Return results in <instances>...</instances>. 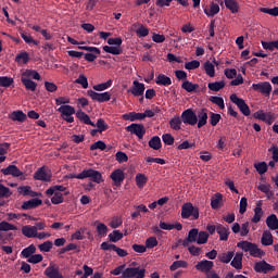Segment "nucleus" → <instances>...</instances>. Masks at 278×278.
Wrapping results in <instances>:
<instances>
[{"label": "nucleus", "instance_id": "nucleus-1", "mask_svg": "<svg viewBox=\"0 0 278 278\" xmlns=\"http://www.w3.org/2000/svg\"><path fill=\"white\" fill-rule=\"evenodd\" d=\"M237 247L238 249H242L244 253H250L251 257L262 260V257L266 256V252L251 241H240L237 243Z\"/></svg>", "mask_w": 278, "mask_h": 278}, {"label": "nucleus", "instance_id": "nucleus-2", "mask_svg": "<svg viewBox=\"0 0 278 278\" xmlns=\"http://www.w3.org/2000/svg\"><path fill=\"white\" fill-rule=\"evenodd\" d=\"M76 179H90V181H93L94 184H102L103 181V175L101 172L89 168L84 169L81 173L77 174Z\"/></svg>", "mask_w": 278, "mask_h": 278}, {"label": "nucleus", "instance_id": "nucleus-3", "mask_svg": "<svg viewBox=\"0 0 278 278\" xmlns=\"http://www.w3.org/2000/svg\"><path fill=\"white\" fill-rule=\"evenodd\" d=\"M192 216L193 220H199V207H194L192 203L187 202L181 206V218H190Z\"/></svg>", "mask_w": 278, "mask_h": 278}, {"label": "nucleus", "instance_id": "nucleus-4", "mask_svg": "<svg viewBox=\"0 0 278 278\" xmlns=\"http://www.w3.org/2000/svg\"><path fill=\"white\" fill-rule=\"evenodd\" d=\"M230 101L233 102L235 105H237L243 116H251V109L249 108L244 99L239 98L236 93H233L230 96Z\"/></svg>", "mask_w": 278, "mask_h": 278}, {"label": "nucleus", "instance_id": "nucleus-5", "mask_svg": "<svg viewBox=\"0 0 278 278\" xmlns=\"http://www.w3.org/2000/svg\"><path fill=\"white\" fill-rule=\"evenodd\" d=\"M2 175L12 177H18L21 181H25L27 179V174L21 172V169L16 165H9L7 168H2L0 170Z\"/></svg>", "mask_w": 278, "mask_h": 278}, {"label": "nucleus", "instance_id": "nucleus-6", "mask_svg": "<svg viewBox=\"0 0 278 278\" xmlns=\"http://www.w3.org/2000/svg\"><path fill=\"white\" fill-rule=\"evenodd\" d=\"M180 118L185 125H191V127H194V125L199 123V119L197 118V113L192 109L185 110L181 113Z\"/></svg>", "mask_w": 278, "mask_h": 278}, {"label": "nucleus", "instance_id": "nucleus-7", "mask_svg": "<svg viewBox=\"0 0 278 278\" xmlns=\"http://www.w3.org/2000/svg\"><path fill=\"white\" fill-rule=\"evenodd\" d=\"M126 131H128L132 136H137L139 140H142L144 138V134H147V129L142 124H130L126 127Z\"/></svg>", "mask_w": 278, "mask_h": 278}, {"label": "nucleus", "instance_id": "nucleus-8", "mask_svg": "<svg viewBox=\"0 0 278 278\" xmlns=\"http://www.w3.org/2000/svg\"><path fill=\"white\" fill-rule=\"evenodd\" d=\"M252 90H254L255 92H260L261 94H264L265 97H270V93L273 92V85H270V83H268V81L253 84Z\"/></svg>", "mask_w": 278, "mask_h": 278}, {"label": "nucleus", "instance_id": "nucleus-9", "mask_svg": "<svg viewBox=\"0 0 278 278\" xmlns=\"http://www.w3.org/2000/svg\"><path fill=\"white\" fill-rule=\"evenodd\" d=\"M88 97L92 99V101H98V103H105L112 99V94L110 92H96L94 90L90 89L87 91Z\"/></svg>", "mask_w": 278, "mask_h": 278}, {"label": "nucleus", "instance_id": "nucleus-10", "mask_svg": "<svg viewBox=\"0 0 278 278\" xmlns=\"http://www.w3.org/2000/svg\"><path fill=\"white\" fill-rule=\"evenodd\" d=\"M110 179H112L113 186H115V188H121V186H123V181H125V172H123L121 168H117L111 173Z\"/></svg>", "mask_w": 278, "mask_h": 278}, {"label": "nucleus", "instance_id": "nucleus-11", "mask_svg": "<svg viewBox=\"0 0 278 278\" xmlns=\"http://www.w3.org/2000/svg\"><path fill=\"white\" fill-rule=\"evenodd\" d=\"M255 273H263V275H267L270 270H275V266L268 264L266 261H260L254 264Z\"/></svg>", "mask_w": 278, "mask_h": 278}, {"label": "nucleus", "instance_id": "nucleus-12", "mask_svg": "<svg viewBox=\"0 0 278 278\" xmlns=\"http://www.w3.org/2000/svg\"><path fill=\"white\" fill-rule=\"evenodd\" d=\"M45 275L48 278H64V276L60 273V267L58 265L50 264L46 270Z\"/></svg>", "mask_w": 278, "mask_h": 278}, {"label": "nucleus", "instance_id": "nucleus-13", "mask_svg": "<svg viewBox=\"0 0 278 278\" xmlns=\"http://www.w3.org/2000/svg\"><path fill=\"white\" fill-rule=\"evenodd\" d=\"M144 84L134 80L132 87L128 90V92H131L134 97H142L144 94Z\"/></svg>", "mask_w": 278, "mask_h": 278}, {"label": "nucleus", "instance_id": "nucleus-14", "mask_svg": "<svg viewBox=\"0 0 278 278\" xmlns=\"http://www.w3.org/2000/svg\"><path fill=\"white\" fill-rule=\"evenodd\" d=\"M199 239V228H193L191 230H189L188 232V237L182 240V247H190V243L192 242H197V240Z\"/></svg>", "mask_w": 278, "mask_h": 278}, {"label": "nucleus", "instance_id": "nucleus-15", "mask_svg": "<svg viewBox=\"0 0 278 278\" xmlns=\"http://www.w3.org/2000/svg\"><path fill=\"white\" fill-rule=\"evenodd\" d=\"M198 118V129H201V127H205L207 125V109H201L197 113Z\"/></svg>", "mask_w": 278, "mask_h": 278}, {"label": "nucleus", "instance_id": "nucleus-16", "mask_svg": "<svg viewBox=\"0 0 278 278\" xmlns=\"http://www.w3.org/2000/svg\"><path fill=\"white\" fill-rule=\"evenodd\" d=\"M217 233L222 242H227L229 240V233H231V231H229V226L217 224Z\"/></svg>", "mask_w": 278, "mask_h": 278}, {"label": "nucleus", "instance_id": "nucleus-17", "mask_svg": "<svg viewBox=\"0 0 278 278\" xmlns=\"http://www.w3.org/2000/svg\"><path fill=\"white\" fill-rule=\"evenodd\" d=\"M195 268L201 273H210L214 268V262L207 260L201 261L195 265Z\"/></svg>", "mask_w": 278, "mask_h": 278}, {"label": "nucleus", "instance_id": "nucleus-18", "mask_svg": "<svg viewBox=\"0 0 278 278\" xmlns=\"http://www.w3.org/2000/svg\"><path fill=\"white\" fill-rule=\"evenodd\" d=\"M35 181H51V175L47 174L45 170V166L40 167L35 174H34Z\"/></svg>", "mask_w": 278, "mask_h": 278}, {"label": "nucleus", "instance_id": "nucleus-19", "mask_svg": "<svg viewBox=\"0 0 278 278\" xmlns=\"http://www.w3.org/2000/svg\"><path fill=\"white\" fill-rule=\"evenodd\" d=\"M41 203H42V200L38 198H34L31 200L25 201L22 204V210H36V207H40Z\"/></svg>", "mask_w": 278, "mask_h": 278}, {"label": "nucleus", "instance_id": "nucleus-20", "mask_svg": "<svg viewBox=\"0 0 278 278\" xmlns=\"http://www.w3.org/2000/svg\"><path fill=\"white\" fill-rule=\"evenodd\" d=\"M254 118H257L258 121H263L264 123H273L275 116H273V113H264V111H258L254 113Z\"/></svg>", "mask_w": 278, "mask_h": 278}, {"label": "nucleus", "instance_id": "nucleus-21", "mask_svg": "<svg viewBox=\"0 0 278 278\" xmlns=\"http://www.w3.org/2000/svg\"><path fill=\"white\" fill-rule=\"evenodd\" d=\"M9 118L11 121L17 122V123H25L27 121V114H25L23 111H13L10 115Z\"/></svg>", "mask_w": 278, "mask_h": 278}, {"label": "nucleus", "instance_id": "nucleus-22", "mask_svg": "<svg viewBox=\"0 0 278 278\" xmlns=\"http://www.w3.org/2000/svg\"><path fill=\"white\" fill-rule=\"evenodd\" d=\"M273 242L274 239L270 230L263 231V235L261 237V244H263V247H273Z\"/></svg>", "mask_w": 278, "mask_h": 278}, {"label": "nucleus", "instance_id": "nucleus-23", "mask_svg": "<svg viewBox=\"0 0 278 278\" xmlns=\"http://www.w3.org/2000/svg\"><path fill=\"white\" fill-rule=\"evenodd\" d=\"M265 223H266L268 229H270V231H277L278 218L275 214H270L269 216H267Z\"/></svg>", "mask_w": 278, "mask_h": 278}, {"label": "nucleus", "instance_id": "nucleus-24", "mask_svg": "<svg viewBox=\"0 0 278 278\" xmlns=\"http://www.w3.org/2000/svg\"><path fill=\"white\" fill-rule=\"evenodd\" d=\"M123 121H130L134 123L135 121H144V115L142 113H136V112H130L122 115Z\"/></svg>", "mask_w": 278, "mask_h": 278}, {"label": "nucleus", "instance_id": "nucleus-25", "mask_svg": "<svg viewBox=\"0 0 278 278\" xmlns=\"http://www.w3.org/2000/svg\"><path fill=\"white\" fill-rule=\"evenodd\" d=\"M21 81L26 90H29L30 92H36V88H38V84L31 80V78L21 77Z\"/></svg>", "mask_w": 278, "mask_h": 278}, {"label": "nucleus", "instance_id": "nucleus-26", "mask_svg": "<svg viewBox=\"0 0 278 278\" xmlns=\"http://www.w3.org/2000/svg\"><path fill=\"white\" fill-rule=\"evenodd\" d=\"M76 117L80 121V123H84L85 125H90L91 127H94V123L91 122L90 116L86 114V112L79 110L76 112Z\"/></svg>", "mask_w": 278, "mask_h": 278}, {"label": "nucleus", "instance_id": "nucleus-27", "mask_svg": "<svg viewBox=\"0 0 278 278\" xmlns=\"http://www.w3.org/2000/svg\"><path fill=\"white\" fill-rule=\"evenodd\" d=\"M242 257H244V254L237 252L235 257L232 258L230 265L232 268H236V270H242Z\"/></svg>", "mask_w": 278, "mask_h": 278}, {"label": "nucleus", "instance_id": "nucleus-28", "mask_svg": "<svg viewBox=\"0 0 278 278\" xmlns=\"http://www.w3.org/2000/svg\"><path fill=\"white\" fill-rule=\"evenodd\" d=\"M17 192L20 194H23V197H38V192L31 190V187L29 186H21L17 188Z\"/></svg>", "mask_w": 278, "mask_h": 278}, {"label": "nucleus", "instance_id": "nucleus-29", "mask_svg": "<svg viewBox=\"0 0 278 278\" xmlns=\"http://www.w3.org/2000/svg\"><path fill=\"white\" fill-rule=\"evenodd\" d=\"M22 77L24 79H36L37 81H40L41 76L36 70H26L22 73Z\"/></svg>", "mask_w": 278, "mask_h": 278}, {"label": "nucleus", "instance_id": "nucleus-30", "mask_svg": "<svg viewBox=\"0 0 278 278\" xmlns=\"http://www.w3.org/2000/svg\"><path fill=\"white\" fill-rule=\"evenodd\" d=\"M225 7L227 10H230L232 14H238L240 12V5L236 0H224Z\"/></svg>", "mask_w": 278, "mask_h": 278}, {"label": "nucleus", "instance_id": "nucleus-31", "mask_svg": "<svg viewBox=\"0 0 278 278\" xmlns=\"http://www.w3.org/2000/svg\"><path fill=\"white\" fill-rule=\"evenodd\" d=\"M97 233L100 238H105L108 236L109 228L105 224L100 223L99 220L94 222Z\"/></svg>", "mask_w": 278, "mask_h": 278}, {"label": "nucleus", "instance_id": "nucleus-32", "mask_svg": "<svg viewBox=\"0 0 278 278\" xmlns=\"http://www.w3.org/2000/svg\"><path fill=\"white\" fill-rule=\"evenodd\" d=\"M58 112H60V114H62V116H65V117L73 116V114H75V108L68 104H64L58 109Z\"/></svg>", "mask_w": 278, "mask_h": 278}, {"label": "nucleus", "instance_id": "nucleus-33", "mask_svg": "<svg viewBox=\"0 0 278 278\" xmlns=\"http://www.w3.org/2000/svg\"><path fill=\"white\" fill-rule=\"evenodd\" d=\"M150 149L154 151H160L162 149V139L159 136H153L148 142Z\"/></svg>", "mask_w": 278, "mask_h": 278}, {"label": "nucleus", "instance_id": "nucleus-34", "mask_svg": "<svg viewBox=\"0 0 278 278\" xmlns=\"http://www.w3.org/2000/svg\"><path fill=\"white\" fill-rule=\"evenodd\" d=\"M34 253H36V245L30 244L22 250L21 257H23L24 260H29L34 255Z\"/></svg>", "mask_w": 278, "mask_h": 278}, {"label": "nucleus", "instance_id": "nucleus-35", "mask_svg": "<svg viewBox=\"0 0 278 278\" xmlns=\"http://www.w3.org/2000/svg\"><path fill=\"white\" fill-rule=\"evenodd\" d=\"M155 84H157V86H170L173 84V80L170 79V77L164 74H160L155 79Z\"/></svg>", "mask_w": 278, "mask_h": 278}, {"label": "nucleus", "instance_id": "nucleus-36", "mask_svg": "<svg viewBox=\"0 0 278 278\" xmlns=\"http://www.w3.org/2000/svg\"><path fill=\"white\" fill-rule=\"evenodd\" d=\"M218 12H220V7L214 2L211 3L210 10H207V8H204V14H206V16L208 17L216 16Z\"/></svg>", "mask_w": 278, "mask_h": 278}, {"label": "nucleus", "instance_id": "nucleus-37", "mask_svg": "<svg viewBox=\"0 0 278 278\" xmlns=\"http://www.w3.org/2000/svg\"><path fill=\"white\" fill-rule=\"evenodd\" d=\"M220 203H223V195L220 193H215V195L211 199L212 210H220Z\"/></svg>", "mask_w": 278, "mask_h": 278}, {"label": "nucleus", "instance_id": "nucleus-38", "mask_svg": "<svg viewBox=\"0 0 278 278\" xmlns=\"http://www.w3.org/2000/svg\"><path fill=\"white\" fill-rule=\"evenodd\" d=\"M181 88L182 90H186V92H197V90H199V84H192L189 80H185Z\"/></svg>", "mask_w": 278, "mask_h": 278}, {"label": "nucleus", "instance_id": "nucleus-39", "mask_svg": "<svg viewBox=\"0 0 278 278\" xmlns=\"http://www.w3.org/2000/svg\"><path fill=\"white\" fill-rule=\"evenodd\" d=\"M55 192H66V187H64L62 185H54V186L50 187L48 190H46V194L48 197H53V194H55Z\"/></svg>", "mask_w": 278, "mask_h": 278}, {"label": "nucleus", "instance_id": "nucleus-40", "mask_svg": "<svg viewBox=\"0 0 278 278\" xmlns=\"http://www.w3.org/2000/svg\"><path fill=\"white\" fill-rule=\"evenodd\" d=\"M22 233L25 238H36V227L34 226H24L22 227Z\"/></svg>", "mask_w": 278, "mask_h": 278}, {"label": "nucleus", "instance_id": "nucleus-41", "mask_svg": "<svg viewBox=\"0 0 278 278\" xmlns=\"http://www.w3.org/2000/svg\"><path fill=\"white\" fill-rule=\"evenodd\" d=\"M181 123H184L181 117L175 116L169 121V127L174 129V131H179V129H181Z\"/></svg>", "mask_w": 278, "mask_h": 278}, {"label": "nucleus", "instance_id": "nucleus-42", "mask_svg": "<svg viewBox=\"0 0 278 278\" xmlns=\"http://www.w3.org/2000/svg\"><path fill=\"white\" fill-rule=\"evenodd\" d=\"M103 51H105V53H111V55H121L123 53V49H121V47L114 46H104Z\"/></svg>", "mask_w": 278, "mask_h": 278}, {"label": "nucleus", "instance_id": "nucleus-43", "mask_svg": "<svg viewBox=\"0 0 278 278\" xmlns=\"http://www.w3.org/2000/svg\"><path fill=\"white\" fill-rule=\"evenodd\" d=\"M207 87L213 92H220V90L225 88V81L222 80V81L208 83Z\"/></svg>", "mask_w": 278, "mask_h": 278}, {"label": "nucleus", "instance_id": "nucleus-44", "mask_svg": "<svg viewBox=\"0 0 278 278\" xmlns=\"http://www.w3.org/2000/svg\"><path fill=\"white\" fill-rule=\"evenodd\" d=\"M262 216H264V211L262 210V206L257 204V206L254 208V216L252 218V223H260L262 220Z\"/></svg>", "mask_w": 278, "mask_h": 278}, {"label": "nucleus", "instance_id": "nucleus-45", "mask_svg": "<svg viewBox=\"0 0 278 278\" xmlns=\"http://www.w3.org/2000/svg\"><path fill=\"white\" fill-rule=\"evenodd\" d=\"M135 181L137 184V187L139 188H144V186H147V182L149 181V178L146 177L144 174H137Z\"/></svg>", "mask_w": 278, "mask_h": 278}, {"label": "nucleus", "instance_id": "nucleus-46", "mask_svg": "<svg viewBox=\"0 0 278 278\" xmlns=\"http://www.w3.org/2000/svg\"><path fill=\"white\" fill-rule=\"evenodd\" d=\"M233 255H236L235 252L222 253L218 255V260L223 264H229V262H231V260H233Z\"/></svg>", "mask_w": 278, "mask_h": 278}, {"label": "nucleus", "instance_id": "nucleus-47", "mask_svg": "<svg viewBox=\"0 0 278 278\" xmlns=\"http://www.w3.org/2000/svg\"><path fill=\"white\" fill-rule=\"evenodd\" d=\"M93 127H97L99 130V134H103V131H108L110 129V126L105 123V119L99 118Z\"/></svg>", "mask_w": 278, "mask_h": 278}, {"label": "nucleus", "instance_id": "nucleus-48", "mask_svg": "<svg viewBox=\"0 0 278 278\" xmlns=\"http://www.w3.org/2000/svg\"><path fill=\"white\" fill-rule=\"evenodd\" d=\"M208 101L215 105H218L219 110H225V100L222 97L211 96Z\"/></svg>", "mask_w": 278, "mask_h": 278}, {"label": "nucleus", "instance_id": "nucleus-49", "mask_svg": "<svg viewBox=\"0 0 278 278\" xmlns=\"http://www.w3.org/2000/svg\"><path fill=\"white\" fill-rule=\"evenodd\" d=\"M204 71L206 75H208V77H214L216 75V70L214 67V64H212V62L210 61H206L204 63Z\"/></svg>", "mask_w": 278, "mask_h": 278}, {"label": "nucleus", "instance_id": "nucleus-50", "mask_svg": "<svg viewBox=\"0 0 278 278\" xmlns=\"http://www.w3.org/2000/svg\"><path fill=\"white\" fill-rule=\"evenodd\" d=\"M207 240H210V233L207 231H198L197 244H207Z\"/></svg>", "mask_w": 278, "mask_h": 278}, {"label": "nucleus", "instance_id": "nucleus-51", "mask_svg": "<svg viewBox=\"0 0 278 278\" xmlns=\"http://www.w3.org/2000/svg\"><path fill=\"white\" fill-rule=\"evenodd\" d=\"M18 227L8 222L0 223V231H17Z\"/></svg>", "mask_w": 278, "mask_h": 278}, {"label": "nucleus", "instance_id": "nucleus-52", "mask_svg": "<svg viewBox=\"0 0 278 278\" xmlns=\"http://www.w3.org/2000/svg\"><path fill=\"white\" fill-rule=\"evenodd\" d=\"M110 242H119V240H123V232L121 230H113L109 235Z\"/></svg>", "mask_w": 278, "mask_h": 278}, {"label": "nucleus", "instance_id": "nucleus-53", "mask_svg": "<svg viewBox=\"0 0 278 278\" xmlns=\"http://www.w3.org/2000/svg\"><path fill=\"white\" fill-rule=\"evenodd\" d=\"M112 87V79L108 80L106 83L98 84L93 86V90L97 92H103V90H108V88Z\"/></svg>", "mask_w": 278, "mask_h": 278}, {"label": "nucleus", "instance_id": "nucleus-54", "mask_svg": "<svg viewBox=\"0 0 278 278\" xmlns=\"http://www.w3.org/2000/svg\"><path fill=\"white\" fill-rule=\"evenodd\" d=\"M263 49H266L267 51H275V49H278V40L276 41H262Z\"/></svg>", "mask_w": 278, "mask_h": 278}, {"label": "nucleus", "instance_id": "nucleus-55", "mask_svg": "<svg viewBox=\"0 0 278 278\" xmlns=\"http://www.w3.org/2000/svg\"><path fill=\"white\" fill-rule=\"evenodd\" d=\"M15 62H17V64H21V62L22 64H27L29 62V54L25 51L21 52L16 55Z\"/></svg>", "mask_w": 278, "mask_h": 278}, {"label": "nucleus", "instance_id": "nucleus-56", "mask_svg": "<svg viewBox=\"0 0 278 278\" xmlns=\"http://www.w3.org/2000/svg\"><path fill=\"white\" fill-rule=\"evenodd\" d=\"M14 84V78L8 76H0V86L2 88H10Z\"/></svg>", "mask_w": 278, "mask_h": 278}, {"label": "nucleus", "instance_id": "nucleus-57", "mask_svg": "<svg viewBox=\"0 0 278 278\" xmlns=\"http://www.w3.org/2000/svg\"><path fill=\"white\" fill-rule=\"evenodd\" d=\"M39 251L42 253H49L53 249V241H45L38 245Z\"/></svg>", "mask_w": 278, "mask_h": 278}, {"label": "nucleus", "instance_id": "nucleus-58", "mask_svg": "<svg viewBox=\"0 0 278 278\" xmlns=\"http://www.w3.org/2000/svg\"><path fill=\"white\" fill-rule=\"evenodd\" d=\"M177 268H188V262L186 261H176L169 266V270L175 271Z\"/></svg>", "mask_w": 278, "mask_h": 278}, {"label": "nucleus", "instance_id": "nucleus-59", "mask_svg": "<svg viewBox=\"0 0 278 278\" xmlns=\"http://www.w3.org/2000/svg\"><path fill=\"white\" fill-rule=\"evenodd\" d=\"M254 168L257 170L258 175H264L268 172V165L266 164V162L254 164Z\"/></svg>", "mask_w": 278, "mask_h": 278}, {"label": "nucleus", "instance_id": "nucleus-60", "mask_svg": "<svg viewBox=\"0 0 278 278\" xmlns=\"http://www.w3.org/2000/svg\"><path fill=\"white\" fill-rule=\"evenodd\" d=\"M54 195L51 198V203L53 205H60V203H64V194L62 192H54Z\"/></svg>", "mask_w": 278, "mask_h": 278}, {"label": "nucleus", "instance_id": "nucleus-61", "mask_svg": "<svg viewBox=\"0 0 278 278\" xmlns=\"http://www.w3.org/2000/svg\"><path fill=\"white\" fill-rule=\"evenodd\" d=\"M115 160L118 162V164H125V162H129V156H127V153L118 151L115 154Z\"/></svg>", "mask_w": 278, "mask_h": 278}, {"label": "nucleus", "instance_id": "nucleus-62", "mask_svg": "<svg viewBox=\"0 0 278 278\" xmlns=\"http://www.w3.org/2000/svg\"><path fill=\"white\" fill-rule=\"evenodd\" d=\"M220 118H222L220 114L211 112L210 124L212 125V127H216V125L220 123Z\"/></svg>", "mask_w": 278, "mask_h": 278}, {"label": "nucleus", "instance_id": "nucleus-63", "mask_svg": "<svg viewBox=\"0 0 278 278\" xmlns=\"http://www.w3.org/2000/svg\"><path fill=\"white\" fill-rule=\"evenodd\" d=\"M199 66H201V62H199L198 60L185 63V68L187 71H195V68H199Z\"/></svg>", "mask_w": 278, "mask_h": 278}, {"label": "nucleus", "instance_id": "nucleus-64", "mask_svg": "<svg viewBox=\"0 0 278 278\" xmlns=\"http://www.w3.org/2000/svg\"><path fill=\"white\" fill-rule=\"evenodd\" d=\"M159 242H157V238L155 237H149L146 240V249H155V247H157Z\"/></svg>", "mask_w": 278, "mask_h": 278}]
</instances>
